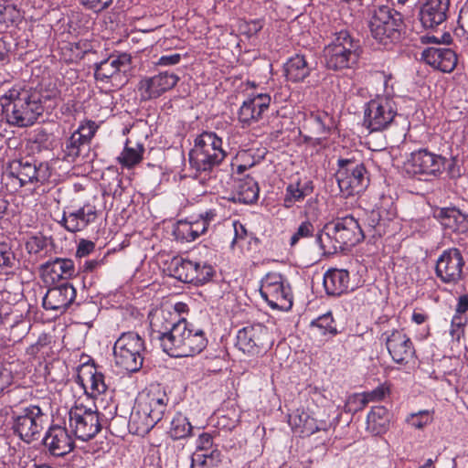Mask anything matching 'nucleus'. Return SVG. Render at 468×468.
Instances as JSON below:
<instances>
[{"instance_id":"f257e3e1","label":"nucleus","mask_w":468,"mask_h":468,"mask_svg":"<svg viewBox=\"0 0 468 468\" xmlns=\"http://www.w3.org/2000/svg\"><path fill=\"white\" fill-rule=\"evenodd\" d=\"M169 398L159 386L143 390L136 398L128 427L130 431L144 436L165 416Z\"/></svg>"},{"instance_id":"f03ea898","label":"nucleus","mask_w":468,"mask_h":468,"mask_svg":"<svg viewBox=\"0 0 468 468\" xmlns=\"http://www.w3.org/2000/svg\"><path fill=\"white\" fill-rule=\"evenodd\" d=\"M1 104L7 122L18 127L34 124L44 111L41 92L28 87H13L1 98Z\"/></svg>"},{"instance_id":"7ed1b4c3","label":"nucleus","mask_w":468,"mask_h":468,"mask_svg":"<svg viewBox=\"0 0 468 468\" xmlns=\"http://www.w3.org/2000/svg\"><path fill=\"white\" fill-rule=\"evenodd\" d=\"M364 238L358 221L353 216H346L325 224L316 240L324 254L333 255L356 246Z\"/></svg>"},{"instance_id":"20e7f679","label":"nucleus","mask_w":468,"mask_h":468,"mask_svg":"<svg viewBox=\"0 0 468 468\" xmlns=\"http://www.w3.org/2000/svg\"><path fill=\"white\" fill-rule=\"evenodd\" d=\"M24 390L15 388L8 391L7 399L11 409L12 429L25 442L30 443L40 438L44 429V413L39 406L19 407L21 393Z\"/></svg>"},{"instance_id":"39448f33","label":"nucleus","mask_w":468,"mask_h":468,"mask_svg":"<svg viewBox=\"0 0 468 468\" xmlns=\"http://www.w3.org/2000/svg\"><path fill=\"white\" fill-rule=\"evenodd\" d=\"M227 157L223 141L214 132L198 134L189 152L190 166L197 172H213Z\"/></svg>"},{"instance_id":"423d86ee","label":"nucleus","mask_w":468,"mask_h":468,"mask_svg":"<svg viewBox=\"0 0 468 468\" xmlns=\"http://www.w3.org/2000/svg\"><path fill=\"white\" fill-rule=\"evenodd\" d=\"M207 345L205 332L186 319L177 321L176 329L165 345V352L174 357L193 356L202 352Z\"/></svg>"},{"instance_id":"0eeeda50","label":"nucleus","mask_w":468,"mask_h":468,"mask_svg":"<svg viewBox=\"0 0 468 468\" xmlns=\"http://www.w3.org/2000/svg\"><path fill=\"white\" fill-rule=\"evenodd\" d=\"M51 173L47 163L37 164L29 158L11 161L3 173L2 180L10 192H17L27 185L44 183Z\"/></svg>"},{"instance_id":"6e6552de","label":"nucleus","mask_w":468,"mask_h":468,"mask_svg":"<svg viewBox=\"0 0 468 468\" xmlns=\"http://www.w3.org/2000/svg\"><path fill=\"white\" fill-rule=\"evenodd\" d=\"M324 60L327 69L339 70L351 68L360 55L359 41L356 40L347 30L335 34L333 41L324 49Z\"/></svg>"},{"instance_id":"1a4fd4ad","label":"nucleus","mask_w":468,"mask_h":468,"mask_svg":"<svg viewBox=\"0 0 468 468\" xmlns=\"http://www.w3.org/2000/svg\"><path fill=\"white\" fill-rule=\"evenodd\" d=\"M335 179L340 192L348 197L362 193L369 185V174L363 162L350 158L337 160Z\"/></svg>"},{"instance_id":"9d476101","label":"nucleus","mask_w":468,"mask_h":468,"mask_svg":"<svg viewBox=\"0 0 468 468\" xmlns=\"http://www.w3.org/2000/svg\"><path fill=\"white\" fill-rule=\"evenodd\" d=\"M372 37L387 47L398 42L403 28L402 16L394 9L382 5L375 10L369 22Z\"/></svg>"},{"instance_id":"9b49d317","label":"nucleus","mask_w":468,"mask_h":468,"mask_svg":"<svg viewBox=\"0 0 468 468\" xmlns=\"http://www.w3.org/2000/svg\"><path fill=\"white\" fill-rule=\"evenodd\" d=\"M144 342L133 332L123 333L113 346L115 365L128 372H137L142 368Z\"/></svg>"},{"instance_id":"f8f14e48","label":"nucleus","mask_w":468,"mask_h":468,"mask_svg":"<svg viewBox=\"0 0 468 468\" xmlns=\"http://www.w3.org/2000/svg\"><path fill=\"white\" fill-rule=\"evenodd\" d=\"M445 165V157L422 148L410 154L404 163V169L411 176L431 181L443 173Z\"/></svg>"},{"instance_id":"ddd939ff","label":"nucleus","mask_w":468,"mask_h":468,"mask_svg":"<svg viewBox=\"0 0 468 468\" xmlns=\"http://www.w3.org/2000/svg\"><path fill=\"white\" fill-rule=\"evenodd\" d=\"M260 292L272 309L288 311L292 306L291 287L280 273L266 274L261 280Z\"/></svg>"},{"instance_id":"4468645a","label":"nucleus","mask_w":468,"mask_h":468,"mask_svg":"<svg viewBox=\"0 0 468 468\" xmlns=\"http://www.w3.org/2000/svg\"><path fill=\"white\" fill-rule=\"evenodd\" d=\"M69 426L76 438L87 441L101 430L97 410L76 402L69 411Z\"/></svg>"},{"instance_id":"2eb2a0df","label":"nucleus","mask_w":468,"mask_h":468,"mask_svg":"<svg viewBox=\"0 0 468 468\" xmlns=\"http://www.w3.org/2000/svg\"><path fill=\"white\" fill-rule=\"evenodd\" d=\"M397 115L395 101L388 97L371 100L365 110L364 124L371 132L388 128Z\"/></svg>"},{"instance_id":"dca6fc26","label":"nucleus","mask_w":468,"mask_h":468,"mask_svg":"<svg viewBox=\"0 0 468 468\" xmlns=\"http://www.w3.org/2000/svg\"><path fill=\"white\" fill-rule=\"evenodd\" d=\"M270 345L268 328L261 324L245 326L238 332L236 346L243 353L257 355Z\"/></svg>"},{"instance_id":"f3484780","label":"nucleus","mask_w":468,"mask_h":468,"mask_svg":"<svg viewBox=\"0 0 468 468\" xmlns=\"http://www.w3.org/2000/svg\"><path fill=\"white\" fill-rule=\"evenodd\" d=\"M464 261L461 251L452 248L444 250L436 263L437 276L446 283H456L463 276Z\"/></svg>"},{"instance_id":"a211bd4d","label":"nucleus","mask_w":468,"mask_h":468,"mask_svg":"<svg viewBox=\"0 0 468 468\" xmlns=\"http://www.w3.org/2000/svg\"><path fill=\"white\" fill-rule=\"evenodd\" d=\"M179 81V77L169 71H162L153 77L140 80L138 90L142 100L149 101L160 97L173 89Z\"/></svg>"},{"instance_id":"6ab92c4d","label":"nucleus","mask_w":468,"mask_h":468,"mask_svg":"<svg viewBox=\"0 0 468 468\" xmlns=\"http://www.w3.org/2000/svg\"><path fill=\"white\" fill-rule=\"evenodd\" d=\"M43 443L50 454L57 457L65 456L73 451L74 440L66 427L51 425L43 438Z\"/></svg>"},{"instance_id":"aec40b11","label":"nucleus","mask_w":468,"mask_h":468,"mask_svg":"<svg viewBox=\"0 0 468 468\" xmlns=\"http://www.w3.org/2000/svg\"><path fill=\"white\" fill-rule=\"evenodd\" d=\"M130 64V55L126 53L112 54L95 64L94 77L99 82L109 83L112 79H116L121 72H125Z\"/></svg>"},{"instance_id":"412c9836","label":"nucleus","mask_w":468,"mask_h":468,"mask_svg":"<svg viewBox=\"0 0 468 468\" xmlns=\"http://www.w3.org/2000/svg\"><path fill=\"white\" fill-rule=\"evenodd\" d=\"M271 96L267 93L251 94L243 101L238 113V118L242 126H250L257 122L262 113L269 109Z\"/></svg>"},{"instance_id":"4be33fe9","label":"nucleus","mask_w":468,"mask_h":468,"mask_svg":"<svg viewBox=\"0 0 468 468\" xmlns=\"http://www.w3.org/2000/svg\"><path fill=\"white\" fill-rule=\"evenodd\" d=\"M386 346L394 362L398 364L407 363L414 355L415 350L410 337L400 330L387 332Z\"/></svg>"},{"instance_id":"5701e85b","label":"nucleus","mask_w":468,"mask_h":468,"mask_svg":"<svg viewBox=\"0 0 468 468\" xmlns=\"http://www.w3.org/2000/svg\"><path fill=\"white\" fill-rule=\"evenodd\" d=\"M98 218L96 207L85 204L76 211H65L59 224L69 232L76 233L85 229Z\"/></svg>"},{"instance_id":"b1692460","label":"nucleus","mask_w":468,"mask_h":468,"mask_svg":"<svg viewBox=\"0 0 468 468\" xmlns=\"http://www.w3.org/2000/svg\"><path fill=\"white\" fill-rule=\"evenodd\" d=\"M76 298L75 288L69 283L48 290L43 298V307L63 314Z\"/></svg>"},{"instance_id":"393cba45","label":"nucleus","mask_w":468,"mask_h":468,"mask_svg":"<svg viewBox=\"0 0 468 468\" xmlns=\"http://www.w3.org/2000/svg\"><path fill=\"white\" fill-rule=\"evenodd\" d=\"M41 276L46 282H57L60 280H69L76 275V269L72 260L68 258H55L40 265Z\"/></svg>"},{"instance_id":"a878e982","label":"nucleus","mask_w":468,"mask_h":468,"mask_svg":"<svg viewBox=\"0 0 468 468\" xmlns=\"http://www.w3.org/2000/svg\"><path fill=\"white\" fill-rule=\"evenodd\" d=\"M289 425L294 432L310 436L319 431H327L330 424L326 420H317L303 409H297L288 417Z\"/></svg>"},{"instance_id":"bb28decb","label":"nucleus","mask_w":468,"mask_h":468,"mask_svg":"<svg viewBox=\"0 0 468 468\" xmlns=\"http://www.w3.org/2000/svg\"><path fill=\"white\" fill-rule=\"evenodd\" d=\"M450 0H425L420 6L419 17L425 28H433L447 18Z\"/></svg>"},{"instance_id":"cd10ccee","label":"nucleus","mask_w":468,"mask_h":468,"mask_svg":"<svg viewBox=\"0 0 468 468\" xmlns=\"http://www.w3.org/2000/svg\"><path fill=\"white\" fill-rule=\"evenodd\" d=\"M421 58L442 72H452L457 65L455 52L448 48H428L422 51Z\"/></svg>"},{"instance_id":"c85d7f7f","label":"nucleus","mask_w":468,"mask_h":468,"mask_svg":"<svg viewBox=\"0 0 468 468\" xmlns=\"http://www.w3.org/2000/svg\"><path fill=\"white\" fill-rule=\"evenodd\" d=\"M173 314L169 312L161 311L154 314L151 319V336L154 340H158L160 346L165 351V345L168 338H170L172 331L176 329L177 322L172 320Z\"/></svg>"},{"instance_id":"c756f323","label":"nucleus","mask_w":468,"mask_h":468,"mask_svg":"<svg viewBox=\"0 0 468 468\" xmlns=\"http://www.w3.org/2000/svg\"><path fill=\"white\" fill-rule=\"evenodd\" d=\"M350 285L349 272L344 269H330L324 275V286L328 295L339 296Z\"/></svg>"},{"instance_id":"7c9ffc66","label":"nucleus","mask_w":468,"mask_h":468,"mask_svg":"<svg viewBox=\"0 0 468 468\" xmlns=\"http://www.w3.org/2000/svg\"><path fill=\"white\" fill-rule=\"evenodd\" d=\"M314 184L310 180L290 183L286 188L282 199L285 208H292L295 205L303 202L307 197H312Z\"/></svg>"},{"instance_id":"2f4dec72","label":"nucleus","mask_w":468,"mask_h":468,"mask_svg":"<svg viewBox=\"0 0 468 468\" xmlns=\"http://www.w3.org/2000/svg\"><path fill=\"white\" fill-rule=\"evenodd\" d=\"M437 218L445 229L457 233H465L468 231L467 216L455 207L441 208Z\"/></svg>"},{"instance_id":"473e14b6","label":"nucleus","mask_w":468,"mask_h":468,"mask_svg":"<svg viewBox=\"0 0 468 468\" xmlns=\"http://www.w3.org/2000/svg\"><path fill=\"white\" fill-rule=\"evenodd\" d=\"M259 191L255 179L247 176L237 180L233 199L239 203L251 204L258 199Z\"/></svg>"},{"instance_id":"72a5a7b5","label":"nucleus","mask_w":468,"mask_h":468,"mask_svg":"<svg viewBox=\"0 0 468 468\" xmlns=\"http://www.w3.org/2000/svg\"><path fill=\"white\" fill-rule=\"evenodd\" d=\"M78 378L86 390L90 388L91 396L102 394L107 390L103 374L98 372L95 367H88L87 372H81Z\"/></svg>"},{"instance_id":"f704fd0d","label":"nucleus","mask_w":468,"mask_h":468,"mask_svg":"<svg viewBox=\"0 0 468 468\" xmlns=\"http://www.w3.org/2000/svg\"><path fill=\"white\" fill-rule=\"evenodd\" d=\"M311 68L305 58L302 55H296L291 58L285 64V75L287 80L292 82L303 80L309 76Z\"/></svg>"},{"instance_id":"c9c22d12","label":"nucleus","mask_w":468,"mask_h":468,"mask_svg":"<svg viewBox=\"0 0 468 468\" xmlns=\"http://www.w3.org/2000/svg\"><path fill=\"white\" fill-rule=\"evenodd\" d=\"M194 266H196L195 261L175 257L170 262L169 270L172 275L178 281L192 283L195 278Z\"/></svg>"},{"instance_id":"e433bc0d","label":"nucleus","mask_w":468,"mask_h":468,"mask_svg":"<svg viewBox=\"0 0 468 468\" xmlns=\"http://www.w3.org/2000/svg\"><path fill=\"white\" fill-rule=\"evenodd\" d=\"M367 425L376 434L386 431L389 425L388 410L382 406L373 407L367 415Z\"/></svg>"},{"instance_id":"4c0bfd02","label":"nucleus","mask_w":468,"mask_h":468,"mask_svg":"<svg viewBox=\"0 0 468 468\" xmlns=\"http://www.w3.org/2000/svg\"><path fill=\"white\" fill-rule=\"evenodd\" d=\"M90 146L80 139L74 133L65 141L63 145V160L75 162Z\"/></svg>"},{"instance_id":"58836bf2","label":"nucleus","mask_w":468,"mask_h":468,"mask_svg":"<svg viewBox=\"0 0 468 468\" xmlns=\"http://www.w3.org/2000/svg\"><path fill=\"white\" fill-rule=\"evenodd\" d=\"M144 149L139 144H132L127 141L124 149L118 157L119 163L127 168H132L139 164L143 159Z\"/></svg>"},{"instance_id":"ea45409f","label":"nucleus","mask_w":468,"mask_h":468,"mask_svg":"<svg viewBox=\"0 0 468 468\" xmlns=\"http://www.w3.org/2000/svg\"><path fill=\"white\" fill-rule=\"evenodd\" d=\"M19 261L16 259L11 246L7 243H0V274L14 273L18 268Z\"/></svg>"},{"instance_id":"a19ab883","label":"nucleus","mask_w":468,"mask_h":468,"mask_svg":"<svg viewBox=\"0 0 468 468\" xmlns=\"http://www.w3.org/2000/svg\"><path fill=\"white\" fill-rule=\"evenodd\" d=\"M221 453L213 450L209 453L196 452L192 456L191 468H210L220 462Z\"/></svg>"},{"instance_id":"79ce46f5","label":"nucleus","mask_w":468,"mask_h":468,"mask_svg":"<svg viewBox=\"0 0 468 468\" xmlns=\"http://www.w3.org/2000/svg\"><path fill=\"white\" fill-rule=\"evenodd\" d=\"M192 431V426L187 418L181 413L176 414L172 421L170 428V435L175 440L187 437Z\"/></svg>"},{"instance_id":"37998d69","label":"nucleus","mask_w":468,"mask_h":468,"mask_svg":"<svg viewBox=\"0 0 468 468\" xmlns=\"http://www.w3.org/2000/svg\"><path fill=\"white\" fill-rule=\"evenodd\" d=\"M433 420V412L424 410L410 413L407 416L405 421L414 429L422 430Z\"/></svg>"},{"instance_id":"c03bdc74","label":"nucleus","mask_w":468,"mask_h":468,"mask_svg":"<svg viewBox=\"0 0 468 468\" xmlns=\"http://www.w3.org/2000/svg\"><path fill=\"white\" fill-rule=\"evenodd\" d=\"M310 120L314 122L317 133L325 135L333 125L332 117L324 112H314L310 113Z\"/></svg>"},{"instance_id":"a18cd8bd","label":"nucleus","mask_w":468,"mask_h":468,"mask_svg":"<svg viewBox=\"0 0 468 468\" xmlns=\"http://www.w3.org/2000/svg\"><path fill=\"white\" fill-rule=\"evenodd\" d=\"M311 326L319 329L323 335L330 334L335 335L337 334V329L331 313L324 314L313 320Z\"/></svg>"},{"instance_id":"49530a36","label":"nucleus","mask_w":468,"mask_h":468,"mask_svg":"<svg viewBox=\"0 0 468 468\" xmlns=\"http://www.w3.org/2000/svg\"><path fill=\"white\" fill-rule=\"evenodd\" d=\"M194 271L195 278L194 281H192V283H195L197 285L203 284L208 282L214 274L213 267L206 262L201 263L196 261V266H194Z\"/></svg>"},{"instance_id":"de8ad7c7","label":"nucleus","mask_w":468,"mask_h":468,"mask_svg":"<svg viewBox=\"0 0 468 468\" xmlns=\"http://www.w3.org/2000/svg\"><path fill=\"white\" fill-rule=\"evenodd\" d=\"M98 129V125L93 121H86L82 122L74 133L80 137L82 142L90 146L91 139L94 137Z\"/></svg>"},{"instance_id":"09e8293b","label":"nucleus","mask_w":468,"mask_h":468,"mask_svg":"<svg viewBox=\"0 0 468 468\" xmlns=\"http://www.w3.org/2000/svg\"><path fill=\"white\" fill-rule=\"evenodd\" d=\"M314 230V226L310 221L302 222L295 233L291 237V246H294L301 239L312 237Z\"/></svg>"},{"instance_id":"8fccbe9b","label":"nucleus","mask_w":468,"mask_h":468,"mask_svg":"<svg viewBox=\"0 0 468 468\" xmlns=\"http://www.w3.org/2000/svg\"><path fill=\"white\" fill-rule=\"evenodd\" d=\"M81 6L94 13H101L106 10L113 0H76Z\"/></svg>"},{"instance_id":"3c124183","label":"nucleus","mask_w":468,"mask_h":468,"mask_svg":"<svg viewBox=\"0 0 468 468\" xmlns=\"http://www.w3.org/2000/svg\"><path fill=\"white\" fill-rule=\"evenodd\" d=\"M19 16V11L11 4H0V20L7 23L14 22Z\"/></svg>"},{"instance_id":"603ef678","label":"nucleus","mask_w":468,"mask_h":468,"mask_svg":"<svg viewBox=\"0 0 468 468\" xmlns=\"http://www.w3.org/2000/svg\"><path fill=\"white\" fill-rule=\"evenodd\" d=\"M176 233L178 238L186 239V241H193L196 239L193 233L192 224L188 221H179Z\"/></svg>"},{"instance_id":"864d4df0","label":"nucleus","mask_w":468,"mask_h":468,"mask_svg":"<svg viewBox=\"0 0 468 468\" xmlns=\"http://www.w3.org/2000/svg\"><path fill=\"white\" fill-rule=\"evenodd\" d=\"M389 393V388L385 385H380L372 391L364 392L367 402L381 401Z\"/></svg>"},{"instance_id":"5fc2aeb1","label":"nucleus","mask_w":468,"mask_h":468,"mask_svg":"<svg viewBox=\"0 0 468 468\" xmlns=\"http://www.w3.org/2000/svg\"><path fill=\"white\" fill-rule=\"evenodd\" d=\"M367 404L368 402L364 393L353 395L347 402L349 410L354 411L362 410Z\"/></svg>"},{"instance_id":"6e6d98bb","label":"nucleus","mask_w":468,"mask_h":468,"mask_svg":"<svg viewBox=\"0 0 468 468\" xmlns=\"http://www.w3.org/2000/svg\"><path fill=\"white\" fill-rule=\"evenodd\" d=\"M458 25L463 32V37L468 40V0L460 10Z\"/></svg>"},{"instance_id":"4d7b16f0","label":"nucleus","mask_w":468,"mask_h":468,"mask_svg":"<svg viewBox=\"0 0 468 468\" xmlns=\"http://www.w3.org/2000/svg\"><path fill=\"white\" fill-rule=\"evenodd\" d=\"M95 249L94 242L90 240L81 239L78 245L76 255L82 258L91 253Z\"/></svg>"},{"instance_id":"13d9d810","label":"nucleus","mask_w":468,"mask_h":468,"mask_svg":"<svg viewBox=\"0 0 468 468\" xmlns=\"http://www.w3.org/2000/svg\"><path fill=\"white\" fill-rule=\"evenodd\" d=\"M181 55L179 53H174L170 55H164L159 58L157 62L155 63L157 66H174L180 62Z\"/></svg>"},{"instance_id":"bf43d9fd","label":"nucleus","mask_w":468,"mask_h":468,"mask_svg":"<svg viewBox=\"0 0 468 468\" xmlns=\"http://www.w3.org/2000/svg\"><path fill=\"white\" fill-rule=\"evenodd\" d=\"M45 247V240L41 238L33 237L26 244V248L29 253H38Z\"/></svg>"},{"instance_id":"052dcab7","label":"nucleus","mask_w":468,"mask_h":468,"mask_svg":"<svg viewBox=\"0 0 468 468\" xmlns=\"http://www.w3.org/2000/svg\"><path fill=\"white\" fill-rule=\"evenodd\" d=\"M213 445V438L211 434L204 432L199 435L197 440V452H203L209 450Z\"/></svg>"},{"instance_id":"680f3d73","label":"nucleus","mask_w":468,"mask_h":468,"mask_svg":"<svg viewBox=\"0 0 468 468\" xmlns=\"http://www.w3.org/2000/svg\"><path fill=\"white\" fill-rule=\"evenodd\" d=\"M193 228L194 237L197 239L200 235L204 234L207 229V222L206 219H197L191 222Z\"/></svg>"},{"instance_id":"e2e57ef3","label":"nucleus","mask_w":468,"mask_h":468,"mask_svg":"<svg viewBox=\"0 0 468 468\" xmlns=\"http://www.w3.org/2000/svg\"><path fill=\"white\" fill-rule=\"evenodd\" d=\"M11 373L5 368H0V394L11 384Z\"/></svg>"},{"instance_id":"0e129e2a","label":"nucleus","mask_w":468,"mask_h":468,"mask_svg":"<svg viewBox=\"0 0 468 468\" xmlns=\"http://www.w3.org/2000/svg\"><path fill=\"white\" fill-rule=\"evenodd\" d=\"M234 229H235V237L231 243L232 247L235 244H237L240 239H245V237L247 235V230L241 224L234 223Z\"/></svg>"},{"instance_id":"69168bd1","label":"nucleus","mask_w":468,"mask_h":468,"mask_svg":"<svg viewBox=\"0 0 468 468\" xmlns=\"http://www.w3.org/2000/svg\"><path fill=\"white\" fill-rule=\"evenodd\" d=\"M457 318L453 317L452 321V328H451V335L452 339L456 340L457 342L460 341V339L464 335V329L463 326H457L455 327Z\"/></svg>"},{"instance_id":"338daca9","label":"nucleus","mask_w":468,"mask_h":468,"mask_svg":"<svg viewBox=\"0 0 468 468\" xmlns=\"http://www.w3.org/2000/svg\"><path fill=\"white\" fill-rule=\"evenodd\" d=\"M467 311H468V295L463 294L458 298V303L456 305V312L458 314H463Z\"/></svg>"},{"instance_id":"774afa93","label":"nucleus","mask_w":468,"mask_h":468,"mask_svg":"<svg viewBox=\"0 0 468 468\" xmlns=\"http://www.w3.org/2000/svg\"><path fill=\"white\" fill-rule=\"evenodd\" d=\"M370 225L374 228L380 227L381 225H384L382 223L384 219L381 218V214L379 210H372L370 212Z\"/></svg>"}]
</instances>
